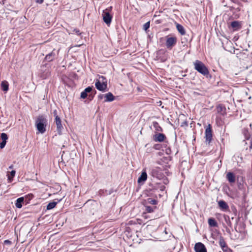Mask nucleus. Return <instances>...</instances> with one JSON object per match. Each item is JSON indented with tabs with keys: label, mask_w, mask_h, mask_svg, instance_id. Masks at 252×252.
Segmentation results:
<instances>
[{
	"label": "nucleus",
	"mask_w": 252,
	"mask_h": 252,
	"mask_svg": "<svg viewBox=\"0 0 252 252\" xmlns=\"http://www.w3.org/2000/svg\"><path fill=\"white\" fill-rule=\"evenodd\" d=\"M195 252H207V249L205 245L202 243H197L194 246Z\"/></svg>",
	"instance_id": "10"
},
{
	"label": "nucleus",
	"mask_w": 252,
	"mask_h": 252,
	"mask_svg": "<svg viewBox=\"0 0 252 252\" xmlns=\"http://www.w3.org/2000/svg\"><path fill=\"white\" fill-rule=\"evenodd\" d=\"M181 126H188V123L187 122V121H184L181 125Z\"/></svg>",
	"instance_id": "41"
},
{
	"label": "nucleus",
	"mask_w": 252,
	"mask_h": 252,
	"mask_svg": "<svg viewBox=\"0 0 252 252\" xmlns=\"http://www.w3.org/2000/svg\"><path fill=\"white\" fill-rule=\"evenodd\" d=\"M224 219L225 221L226 222L227 224L229 226H231V221L230 220L229 217L228 216H227V215H224Z\"/></svg>",
	"instance_id": "32"
},
{
	"label": "nucleus",
	"mask_w": 252,
	"mask_h": 252,
	"mask_svg": "<svg viewBox=\"0 0 252 252\" xmlns=\"http://www.w3.org/2000/svg\"><path fill=\"white\" fill-rule=\"evenodd\" d=\"M55 122L57 126V131L58 133L60 135L62 134L63 127L62 124V121L60 118H55Z\"/></svg>",
	"instance_id": "11"
},
{
	"label": "nucleus",
	"mask_w": 252,
	"mask_h": 252,
	"mask_svg": "<svg viewBox=\"0 0 252 252\" xmlns=\"http://www.w3.org/2000/svg\"><path fill=\"white\" fill-rule=\"evenodd\" d=\"M218 205L220 208L223 211H226L229 209V206L223 200H220L218 202Z\"/></svg>",
	"instance_id": "14"
},
{
	"label": "nucleus",
	"mask_w": 252,
	"mask_h": 252,
	"mask_svg": "<svg viewBox=\"0 0 252 252\" xmlns=\"http://www.w3.org/2000/svg\"><path fill=\"white\" fill-rule=\"evenodd\" d=\"M165 46L168 49L171 50L177 43V38L174 35L169 34L165 36Z\"/></svg>",
	"instance_id": "3"
},
{
	"label": "nucleus",
	"mask_w": 252,
	"mask_h": 252,
	"mask_svg": "<svg viewBox=\"0 0 252 252\" xmlns=\"http://www.w3.org/2000/svg\"><path fill=\"white\" fill-rule=\"evenodd\" d=\"M166 138V136L163 133H157L153 135V140L155 142H161Z\"/></svg>",
	"instance_id": "9"
},
{
	"label": "nucleus",
	"mask_w": 252,
	"mask_h": 252,
	"mask_svg": "<svg viewBox=\"0 0 252 252\" xmlns=\"http://www.w3.org/2000/svg\"><path fill=\"white\" fill-rule=\"evenodd\" d=\"M58 52L59 51H56L55 49H53L51 52L46 55L44 60L48 62H51L54 61L57 58Z\"/></svg>",
	"instance_id": "6"
},
{
	"label": "nucleus",
	"mask_w": 252,
	"mask_h": 252,
	"mask_svg": "<svg viewBox=\"0 0 252 252\" xmlns=\"http://www.w3.org/2000/svg\"><path fill=\"white\" fill-rule=\"evenodd\" d=\"M113 192V190L112 189H111L110 190L100 189L98 191V194L100 196H104L111 194Z\"/></svg>",
	"instance_id": "21"
},
{
	"label": "nucleus",
	"mask_w": 252,
	"mask_h": 252,
	"mask_svg": "<svg viewBox=\"0 0 252 252\" xmlns=\"http://www.w3.org/2000/svg\"><path fill=\"white\" fill-rule=\"evenodd\" d=\"M165 233L166 234H167V233L166 230H165Z\"/></svg>",
	"instance_id": "49"
},
{
	"label": "nucleus",
	"mask_w": 252,
	"mask_h": 252,
	"mask_svg": "<svg viewBox=\"0 0 252 252\" xmlns=\"http://www.w3.org/2000/svg\"><path fill=\"white\" fill-rule=\"evenodd\" d=\"M93 87H87L81 93L80 97L81 98L85 99L87 97L88 94L93 91Z\"/></svg>",
	"instance_id": "13"
},
{
	"label": "nucleus",
	"mask_w": 252,
	"mask_h": 252,
	"mask_svg": "<svg viewBox=\"0 0 252 252\" xmlns=\"http://www.w3.org/2000/svg\"><path fill=\"white\" fill-rule=\"evenodd\" d=\"M24 198L23 197H20L18 198L15 203V206L18 208H21L22 207V204L24 202Z\"/></svg>",
	"instance_id": "24"
},
{
	"label": "nucleus",
	"mask_w": 252,
	"mask_h": 252,
	"mask_svg": "<svg viewBox=\"0 0 252 252\" xmlns=\"http://www.w3.org/2000/svg\"><path fill=\"white\" fill-rule=\"evenodd\" d=\"M165 188V187L164 186H162L161 187H160V190H163Z\"/></svg>",
	"instance_id": "46"
},
{
	"label": "nucleus",
	"mask_w": 252,
	"mask_h": 252,
	"mask_svg": "<svg viewBox=\"0 0 252 252\" xmlns=\"http://www.w3.org/2000/svg\"><path fill=\"white\" fill-rule=\"evenodd\" d=\"M147 179V174L145 169H143L141 174L138 179V183L139 184H143Z\"/></svg>",
	"instance_id": "12"
},
{
	"label": "nucleus",
	"mask_w": 252,
	"mask_h": 252,
	"mask_svg": "<svg viewBox=\"0 0 252 252\" xmlns=\"http://www.w3.org/2000/svg\"><path fill=\"white\" fill-rule=\"evenodd\" d=\"M13 165H11L9 167V169H12V168H13Z\"/></svg>",
	"instance_id": "48"
},
{
	"label": "nucleus",
	"mask_w": 252,
	"mask_h": 252,
	"mask_svg": "<svg viewBox=\"0 0 252 252\" xmlns=\"http://www.w3.org/2000/svg\"><path fill=\"white\" fill-rule=\"evenodd\" d=\"M149 174L153 178H156L158 179H161L163 177V174L162 173V170L160 168L158 167H153L150 168Z\"/></svg>",
	"instance_id": "4"
},
{
	"label": "nucleus",
	"mask_w": 252,
	"mask_h": 252,
	"mask_svg": "<svg viewBox=\"0 0 252 252\" xmlns=\"http://www.w3.org/2000/svg\"><path fill=\"white\" fill-rule=\"evenodd\" d=\"M153 126L155 130L157 131L161 132L162 131V128L159 125L158 123L157 122H153Z\"/></svg>",
	"instance_id": "27"
},
{
	"label": "nucleus",
	"mask_w": 252,
	"mask_h": 252,
	"mask_svg": "<svg viewBox=\"0 0 252 252\" xmlns=\"http://www.w3.org/2000/svg\"><path fill=\"white\" fill-rule=\"evenodd\" d=\"M232 3H236L237 2V0H230Z\"/></svg>",
	"instance_id": "45"
},
{
	"label": "nucleus",
	"mask_w": 252,
	"mask_h": 252,
	"mask_svg": "<svg viewBox=\"0 0 252 252\" xmlns=\"http://www.w3.org/2000/svg\"><path fill=\"white\" fill-rule=\"evenodd\" d=\"M212 139V131L211 125H209L205 129V139L206 141L209 143L211 141Z\"/></svg>",
	"instance_id": "8"
},
{
	"label": "nucleus",
	"mask_w": 252,
	"mask_h": 252,
	"mask_svg": "<svg viewBox=\"0 0 252 252\" xmlns=\"http://www.w3.org/2000/svg\"><path fill=\"white\" fill-rule=\"evenodd\" d=\"M2 141H6L8 139V136L5 133H1L0 135Z\"/></svg>",
	"instance_id": "33"
},
{
	"label": "nucleus",
	"mask_w": 252,
	"mask_h": 252,
	"mask_svg": "<svg viewBox=\"0 0 252 252\" xmlns=\"http://www.w3.org/2000/svg\"><path fill=\"white\" fill-rule=\"evenodd\" d=\"M176 28L178 30V31L179 32H180L181 33V34L182 35H185V33H186V31H185V30L184 28V27L179 24H177L176 25Z\"/></svg>",
	"instance_id": "25"
},
{
	"label": "nucleus",
	"mask_w": 252,
	"mask_h": 252,
	"mask_svg": "<svg viewBox=\"0 0 252 252\" xmlns=\"http://www.w3.org/2000/svg\"><path fill=\"white\" fill-rule=\"evenodd\" d=\"M96 93V90L93 89V91L91 93H89V94H88V99H89L90 100H92L94 98Z\"/></svg>",
	"instance_id": "31"
},
{
	"label": "nucleus",
	"mask_w": 252,
	"mask_h": 252,
	"mask_svg": "<svg viewBox=\"0 0 252 252\" xmlns=\"http://www.w3.org/2000/svg\"><path fill=\"white\" fill-rule=\"evenodd\" d=\"M145 208H146V211H147V213H152L154 212V210L156 209V206H153V207H151V206H150L149 205H144Z\"/></svg>",
	"instance_id": "29"
},
{
	"label": "nucleus",
	"mask_w": 252,
	"mask_h": 252,
	"mask_svg": "<svg viewBox=\"0 0 252 252\" xmlns=\"http://www.w3.org/2000/svg\"><path fill=\"white\" fill-rule=\"evenodd\" d=\"M208 224L210 227H218V224L214 218H210L208 219Z\"/></svg>",
	"instance_id": "22"
},
{
	"label": "nucleus",
	"mask_w": 252,
	"mask_h": 252,
	"mask_svg": "<svg viewBox=\"0 0 252 252\" xmlns=\"http://www.w3.org/2000/svg\"><path fill=\"white\" fill-rule=\"evenodd\" d=\"M104 94H99L98 95V98L99 99H102L104 97Z\"/></svg>",
	"instance_id": "43"
},
{
	"label": "nucleus",
	"mask_w": 252,
	"mask_h": 252,
	"mask_svg": "<svg viewBox=\"0 0 252 252\" xmlns=\"http://www.w3.org/2000/svg\"><path fill=\"white\" fill-rule=\"evenodd\" d=\"M4 243L5 244H10V243H11V242L10 241L7 240L4 241Z\"/></svg>",
	"instance_id": "44"
},
{
	"label": "nucleus",
	"mask_w": 252,
	"mask_h": 252,
	"mask_svg": "<svg viewBox=\"0 0 252 252\" xmlns=\"http://www.w3.org/2000/svg\"><path fill=\"white\" fill-rule=\"evenodd\" d=\"M217 110L219 113H220L222 115H224L226 114L225 110L226 108L222 104H219L217 107Z\"/></svg>",
	"instance_id": "20"
},
{
	"label": "nucleus",
	"mask_w": 252,
	"mask_h": 252,
	"mask_svg": "<svg viewBox=\"0 0 252 252\" xmlns=\"http://www.w3.org/2000/svg\"><path fill=\"white\" fill-rule=\"evenodd\" d=\"M6 144V141H2L0 143V149H3L5 147Z\"/></svg>",
	"instance_id": "36"
},
{
	"label": "nucleus",
	"mask_w": 252,
	"mask_h": 252,
	"mask_svg": "<svg viewBox=\"0 0 252 252\" xmlns=\"http://www.w3.org/2000/svg\"><path fill=\"white\" fill-rule=\"evenodd\" d=\"M15 173H16V172H15V170H12L10 172V176L8 177V179L9 180H10L11 181H12L13 180V178L15 175Z\"/></svg>",
	"instance_id": "34"
},
{
	"label": "nucleus",
	"mask_w": 252,
	"mask_h": 252,
	"mask_svg": "<svg viewBox=\"0 0 252 252\" xmlns=\"http://www.w3.org/2000/svg\"><path fill=\"white\" fill-rule=\"evenodd\" d=\"M158 200L155 199H153L152 198H148L146 199H145L143 201V205H147L149 204L152 205H156L158 204Z\"/></svg>",
	"instance_id": "15"
},
{
	"label": "nucleus",
	"mask_w": 252,
	"mask_h": 252,
	"mask_svg": "<svg viewBox=\"0 0 252 252\" xmlns=\"http://www.w3.org/2000/svg\"><path fill=\"white\" fill-rule=\"evenodd\" d=\"M53 114L55 118H60V117L58 115V112L56 110H54Z\"/></svg>",
	"instance_id": "40"
},
{
	"label": "nucleus",
	"mask_w": 252,
	"mask_h": 252,
	"mask_svg": "<svg viewBox=\"0 0 252 252\" xmlns=\"http://www.w3.org/2000/svg\"><path fill=\"white\" fill-rule=\"evenodd\" d=\"M226 178L228 182L230 183H233L235 182V176L233 173L228 172L226 174Z\"/></svg>",
	"instance_id": "18"
},
{
	"label": "nucleus",
	"mask_w": 252,
	"mask_h": 252,
	"mask_svg": "<svg viewBox=\"0 0 252 252\" xmlns=\"http://www.w3.org/2000/svg\"><path fill=\"white\" fill-rule=\"evenodd\" d=\"M161 147V145L159 144H155L154 146V148L156 150H160Z\"/></svg>",
	"instance_id": "37"
},
{
	"label": "nucleus",
	"mask_w": 252,
	"mask_h": 252,
	"mask_svg": "<svg viewBox=\"0 0 252 252\" xmlns=\"http://www.w3.org/2000/svg\"><path fill=\"white\" fill-rule=\"evenodd\" d=\"M48 120L46 117L43 115L37 116L35 121V126L39 133L43 134L46 131Z\"/></svg>",
	"instance_id": "1"
},
{
	"label": "nucleus",
	"mask_w": 252,
	"mask_h": 252,
	"mask_svg": "<svg viewBox=\"0 0 252 252\" xmlns=\"http://www.w3.org/2000/svg\"><path fill=\"white\" fill-rule=\"evenodd\" d=\"M150 28V21L146 22L143 25V30L145 31H147Z\"/></svg>",
	"instance_id": "35"
},
{
	"label": "nucleus",
	"mask_w": 252,
	"mask_h": 252,
	"mask_svg": "<svg viewBox=\"0 0 252 252\" xmlns=\"http://www.w3.org/2000/svg\"><path fill=\"white\" fill-rule=\"evenodd\" d=\"M194 68L200 74L204 76H207L209 71L205 64L199 60H196L193 62Z\"/></svg>",
	"instance_id": "2"
},
{
	"label": "nucleus",
	"mask_w": 252,
	"mask_h": 252,
	"mask_svg": "<svg viewBox=\"0 0 252 252\" xmlns=\"http://www.w3.org/2000/svg\"><path fill=\"white\" fill-rule=\"evenodd\" d=\"M36 2L39 4H41L43 2V0H36Z\"/></svg>",
	"instance_id": "42"
},
{
	"label": "nucleus",
	"mask_w": 252,
	"mask_h": 252,
	"mask_svg": "<svg viewBox=\"0 0 252 252\" xmlns=\"http://www.w3.org/2000/svg\"><path fill=\"white\" fill-rule=\"evenodd\" d=\"M104 97L105 98L104 100L105 102H111L115 99V96L110 92L105 94Z\"/></svg>",
	"instance_id": "17"
},
{
	"label": "nucleus",
	"mask_w": 252,
	"mask_h": 252,
	"mask_svg": "<svg viewBox=\"0 0 252 252\" xmlns=\"http://www.w3.org/2000/svg\"><path fill=\"white\" fill-rule=\"evenodd\" d=\"M219 245L221 247L222 250L227 247V245L222 237H220L219 239Z\"/></svg>",
	"instance_id": "23"
},
{
	"label": "nucleus",
	"mask_w": 252,
	"mask_h": 252,
	"mask_svg": "<svg viewBox=\"0 0 252 252\" xmlns=\"http://www.w3.org/2000/svg\"><path fill=\"white\" fill-rule=\"evenodd\" d=\"M41 71L40 76L42 79H45L50 75V71L48 69H46L44 71L41 69Z\"/></svg>",
	"instance_id": "19"
},
{
	"label": "nucleus",
	"mask_w": 252,
	"mask_h": 252,
	"mask_svg": "<svg viewBox=\"0 0 252 252\" xmlns=\"http://www.w3.org/2000/svg\"><path fill=\"white\" fill-rule=\"evenodd\" d=\"M9 85L6 81H2L1 83V88L3 91L7 92L8 90Z\"/></svg>",
	"instance_id": "26"
},
{
	"label": "nucleus",
	"mask_w": 252,
	"mask_h": 252,
	"mask_svg": "<svg viewBox=\"0 0 252 252\" xmlns=\"http://www.w3.org/2000/svg\"><path fill=\"white\" fill-rule=\"evenodd\" d=\"M107 9L104 10L102 13L103 20L104 22L107 25H109L112 19V16L109 13V12L106 11Z\"/></svg>",
	"instance_id": "7"
},
{
	"label": "nucleus",
	"mask_w": 252,
	"mask_h": 252,
	"mask_svg": "<svg viewBox=\"0 0 252 252\" xmlns=\"http://www.w3.org/2000/svg\"><path fill=\"white\" fill-rule=\"evenodd\" d=\"M73 32L78 35H79L81 34V32H80V30L77 29H74Z\"/></svg>",
	"instance_id": "38"
},
{
	"label": "nucleus",
	"mask_w": 252,
	"mask_h": 252,
	"mask_svg": "<svg viewBox=\"0 0 252 252\" xmlns=\"http://www.w3.org/2000/svg\"><path fill=\"white\" fill-rule=\"evenodd\" d=\"M100 78L102 79V82H101L99 80L97 79L95 83V86L98 90L102 92H105L106 90L107 87L106 82L104 81V80L105 79V78L103 76H101L99 77V79Z\"/></svg>",
	"instance_id": "5"
},
{
	"label": "nucleus",
	"mask_w": 252,
	"mask_h": 252,
	"mask_svg": "<svg viewBox=\"0 0 252 252\" xmlns=\"http://www.w3.org/2000/svg\"><path fill=\"white\" fill-rule=\"evenodd\" d=\"M233 211H234V212L236 214V209L235 208V207H233V208H232Z\"/></svg>",
	"instance_id": "47"
},
{
	"label": "nucleus",
	"mask_w": 252,
	"mask_h": 252,
	"mask_svg": "<svg viewBox=\"0 0 252 252\" xmlns=\"http://www.w3.org/2000/svg\"><path fill=\"white\" fill-rule=\"evenodd\" d=\"M231 26L234 31H238L241 29V25L239 22L234 21L231 23Z\"/></svg>",
	"instance_id": "16"
},
{
	"label": "nucleus",
	"mask_w": 252,
	"mask_h": 252,
	"mask_svg": "<svg viewBox=\"0 0 252 252\" xmlns=\"http://www.w3.org/2000/svg\"><path fill=\"white\" fill-rule=\"evenodd\" d=\"M222 251L223 252H233L232 250L230 249L228 247L222 250Z\"/></svg>",
	"instance_id": "39"
},
{
	"label": "nucleus",
	"mask_w": 252,
	"mask_h": 252,
	"mask_svg": "<svg viewBox=\"0 0 252 252\" xmlns=\"http://www.w3.org/2000/svg\"><path fill=\"white\" fill-rule=\"evenodd\" d=\"M58 202L52 201L49 203L47 206L46 209L48 210L53 209L57 204Z\"/></svg>",
	"instance_id": "28"
},
{
	"label": "nucleus",
	"mask_w": 252,
	"mask_h": 252,
	"mask_svg": "<svg viewBox=\"0 0 252 252\" xmlns=\"http://www.w3.org/2000/svg\"><path fill=\"white\" fill-rule=\"evenodd\" d=\"M242 132L246 140H248L250 139V135L248 128H244L243 129Z\"/></svg>",
	"instance_id": "30"
}]
</instances>
